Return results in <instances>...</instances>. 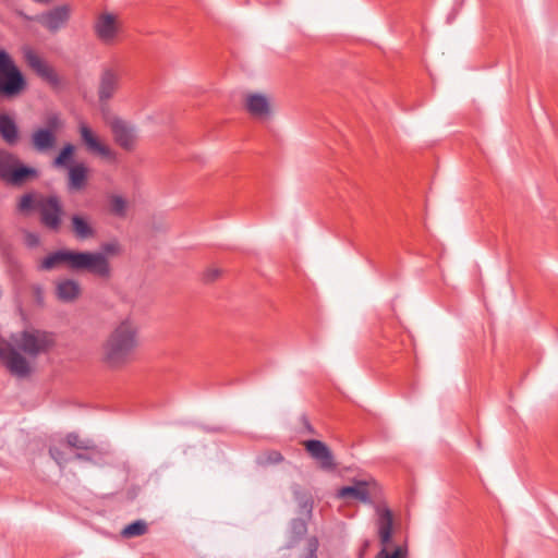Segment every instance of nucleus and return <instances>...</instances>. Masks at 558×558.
<instances>
[{"instance_id": "f8f14e48", "label": "nucleus", "mask_w": 558, "mask_h": 558, "mask_svg": "<svg viewBox=\"0 0 558 558\" xmlns=\"http://www.w3.org/2000/svg\"><path fill=\"white\" fill-rule=\"evenodd\" d=\"M303 445L308 454L318 462L322 470L333 471L336 469L333 454L325 442L310 439L305 440Z\"/></svg>"}, {"instance_id": "58836bf2", "label": "nucleus", "mask_w": 558, "mask_h": 558, "mask_svg": "<svg viewBox=\"0 0 558 558\" xmlns=\"http://www.w3.org/2000/svg\"><path fill=\"white\" fill-rule=\"evenodd\" d=\"M4 161L3 159V154L0 156V167L2 166V162Z\"/></svg>"}, {"instance_id": "2f4dec72", "label": "nucleus", "mask_w": 558, "mask_h": 558, "mask_svg": "<svg viewBox=\"0 0 558 558\" xmlns=\"http://www.w3.org/2000/svg\"><path fill=\"white\" fill-rule=\"evenodd\" d=\"M46 124L45 129L53 130V133L57 134L58 130L62 126V121L58 113H51L47 117Z\"/></svg>"}, {"instance_id": "393cba45", "label": "nucleus", "mask_w": 558, "mask_h": 558, "mask_svg": "<svg viewBox=\"0 0 558 558\" xmlns=\"http://www.w3.org/2000/svg\"><path fill=\"white\" fill-rule=\"evenodd\" d=\"M108 206L111 215L119 218H123L126 216L128 202L121 195L111 194L108 197Z\"/></svg>"}, {"instance_id": "2eb2a0df", "label": "nucleus", "mask_w": 558, "mask_h": 558, "mask_svg": "<svg viewBox=\"0 0 558 558\" xmlns=\"http://www.w3.org/2000/svg\"><path fill=\"white\" fill-rule=\"evenodd\" d=\"M109 126L116 143L123 149L131 150L135 142L134 129L120 118L109 121Z\"/></svg>"}, {"instance_id": "c85d7f7f", "label": "nucleus", "mask_w": 558, "mask_h": 558, "mask_svg": "<svg viewBox=\"0 0 558 558\" xmlns=\"http://www.w3.org/2000/svg\"><path fill=\"white\" fill-rule=\"evenodd\" d=\"M105 453L101 448L100 453L80 450L74 454V459L96 463L97 459L101 458Z\"/></svg>"}, {"instance_id": "1a4fd4ad", "label": "nucleus", "mask_w": 558, "mask_h": 558, "mask_svg": "<svg viewBox=\"0 0 558 558\" xmlns=\"http://www.w3.org/2000/svg\"><path fill=\"white\" fill-rule=\"evenodd\" d=\"M0 361L7 369L16 378L24 379L32 374V366L16 349L11 345H0Z\"/></svg>"}, {"instance_id": "6e6552de", "label": "nucleus", "mask_w": 558, "mask_h": 558, "mask_svg": "<svg viewBox=\"0 0 558 558\" xmlns=\"http://www.w3.org/2000/svg\"><path fill=\"white\" fill-rule=\"evenodd\" d=\"M78 133L85 149L109 161L117 160V154L108 145L100 141L98 135L85 122L78 124Z\"/></svg>"}, {"instance_id": "f704fd0d", "label": "nucleus", "mask_w": 558, "mask_h": 558, "mask_svg": "<svg viewBox=\"0 0 558 558\" xmlns=\"http://www.w3.org/2000/svg\"><path fill=\"white\" fill-rule=\"evenodd\" d=\"M386 557L387 558H405V551L400 547L396 548L392 553H388L386 550Z\"/></svg>"}, {"instance_id": "412c9836", "label": "nucleus", "mask_w": 558, "mask_h": 558, "mask_svg": "<svg viewBox=\"0 0 558 558\" xmlns=\"http://www.w3.org/2000/svg\"><path fill=\"white\" fill-rule=\"evenodd\" d=\"M80 293L81 287L78 282L73 279H63L57 282L56 295L61 302H73L78 298Z\"/></svg>"}, {"instance_id": "f3484780", "label": "nucleus", "mask_w": 558, "mask_h": 558, "mask_svg": "<svg viewBox=\"0 0 558 558\" xmlns=\"http://www.w3.org/2000/svg\"><path fill=\"white\" fill-rule=\"evenodd\" d=\"M88 169L82 163H75L68 169V189L69 191H81L86 186Z\"/></svg>"}, {"instance_id": "5701e85b", "label": "nucleus", "mask_w": 558, "mask_h": 558, "mask_svg": "<svg viewBox=\"0 0 558 558\" xmlns=\"http://www.w3.org/2000/svg\"><path fill=\"white\" fill-rule=\"evenodd\" d=\"M65 441L71 448L100 453V448L92 439H82L76 433H69Z\"/></svg>"}, {"instance_id": "aec40b11", "label": "nucleus", "mask_w": 558, "mask_h": 558, "mask_svg": "<svg viewBox=\"0 0 558 558\" xmlns=\"http://www.w3.org/2000/svg\"><path fill=\"white\" fill-rule=\"evenodd\" d=\"M0 135L5 144L14 146L20 140V130L14 121L8 114H0Z\"/></svg>"}, {"instance_id": "9b49d317", "label": "nucleus", "mask_w": 558, "mask_h": 558, "mask_svg": "<svg viewBox=\"0 0 558 558\" xmlns=\"http://www.w3.org/2000/svg\"><path fill=\"white\" fill-rule=\"evenodd\" d=\"M94 32L101 43L106 45L113 44L120 32L117 16L112 13L99 14L94 24Z\"/></svg>"}, {"instance_id": "9d476101", "label": "nucleus", "mask_w": 558, "mask_h": 558, "mask_svg": "<svg viewBox=\"0 0 558 558\" xmlns=\"http://www.w3.org/2000/svg\"><path fill=\"white\" fill-rule=\"evenodd\" d=\"M376 514L377 534L383 548L375 558H387L386 547L391 544L392 539L393 514L391 510L385 506H377Z\"/></svg>"}, {"instance_id": "ea45409f", "label": "nucleus", "mask_w": 558, "mask_h": 558, "mask_svg": "<svg viewBox=\"0 0 558 558\" xmlns=\"http://www.w3.org/2000/svg\"><path fill=\"white\" fill-rule=\"evenodd\" d=\"M31 236H32V238H34V239H31V242H34V243H36V242H37V239H36V236H34V235H31Z\"/></svg>"}, {"instance_id": "7c9ffc66", "label": "nucleus", "mask_w": 558, "mask_h": 558, "mask_svg": "<svg viewBox=\"0 0 558 558\" xmlns=\"http://www.w3.org/2000/svg\"><path fill=\"white\" fill-rule=\"evenodd\" d=\"M291 530L296 537H302L307 531L306 522L303 519H294L291 522Z\"/></svg>"}, {"instance_id": "4468645a", "label": "nucleus", "mask_w": 558, "mask_h": 558, "mask_svg": "<svg viewBox=\"0 0 558 558\" xmlns=\"http://www.w3.org/2000/svg\"><path fill=\"white\" fill-rule=\"evenodd\" d=\"M71 15V8L68 4H62L53 8L52 10L43 13L38 16V22L44 25L48 31L54 33L62 28L69 21Z\"/></svg>"}, {"instance_id": "4be33fe9", "label": "nucleus", "mask_w": 558, "mask_h": 558, "mask_svg": "<svg viewBox=\"0 0 558 558\" xmlns=\"http://www.w3.org/2000/svg\"><path fill=\"white\" fill-rule=\"evenodd\" d=\"M337 496L342 499H356L365 504H371L369 493L365 482H357L352 486H343L338 490Z\"/></svg>"}, {"instance_id": "4c0bfd02", "label": "nucleus", "mask_w": 558, "mask_h": 558, "mask_svg": "<svg viewBox=\"0 0 558 558\" xmlns=\"http://www.w3.org/2000/svg\"><path fill=\"white\" fill-rule=\"evenodd\" d=\"M37 3H48L50 0H34Z\"/></svg>"}, {"instance_id": "bb28decb", "label": "nucleus", "mask_w": 558, "mask_h": 558, "mask_svg": "<svg viewBox=\"0 0 558 558\" xmlns=\"http://www.w3.org/2000/svg\"><path fill=\"white\" fill-rule=\"evenodd\" d=\"M147 531V524L142 521V520H137V521H134L130 524H128L123 530H122V536L124 537H135V536H141L143 534H145Z\"/></svg>"}, {"instance_id": "423d86ee", "label": "nucleus", "mask_w": 558, "mask_h": 558, "mask_svg": "<svg viewBox=\"0 0 558 558\" xmlns=\"http://www.w3.org/2000/svg\"><path fill=\"white\" fill-rule=\"evenodd\" d=\"M123 72V65L118 60H113L101 68L97 89L101 105H106L114 96L119 89Z\"/></svg>"}, {"instance_id": "b1692460", "label": "nucleus", "mask_w": 558, "mask_h": 558, "mask_svg": "<svg viewBox=\"0 0 558 558\" xmlns=\"http://www.w3.org/2000/svg\"><path fill=\"white\" fill-rule=\"evenodd\" d=\"M75 151V146L71 143H66L52 161L54 168H66L71 167V161Z\"/></svg>"}, {"instance_id": "20e7f679", "label": "nucleus", "mask_w": 558, "mask_h": 558, "mask_svg": "<svg viewBox=\"0 0 558 558\" xmlns=\"http://www.w3.org/2000/svg\"><path fill=\"white\" fill-rule=\"evenodd\" d=\"M14 341L19 350L33 357L48 352L54 344L52 333L34 328L23 330Z\"/></svg>"}, {"instance_id": "7ed1b4c3", "label": "nucleus", "mask_w": 558, "mask_h": 558, "mask_svg": "<svg viewBox=\"0 0 558 558\" xmlns=\"http://www.w3.org/2000/svg\"><path fill=\"white\" fill-rule=\"evenodd\" d=\"M27 88V81L8 51L0 49V97L12 99Z\"/></svg>"}, {"instance_id": "f257e3e1", "label": "nucleus", "mask_w": 558, "mask_h": 558, "mask_svg": "<svg viewBox=\"0 0 558 558\" xmlns=\"http://www.w3.org/2000/svg\"><path fill=\"white\" fill-rule=\"evenodd\" d=\"M60 265H65L72 271H87L100 279L111 276V266L104 253L58 250L41 260L40 268L51 270Z\"/></svg>"}, {"instance_id": "dca6fc26", "label": "nucleus", "mask_w": 558, "mask_h": 558, "mask_svg": "<svg viewBox=\"0 0 558 558\" xmlns=\"http://www.w3.org/2000/svg\"><path fill=\"white\" fill-rule=\"evenodd\" d=\"M31 143L37 153H47L54 148L57 144V134L50 129H36L31 135Z\"/></svg>"}, {"instance_id": "473e14b6", "label": "nucleus", "mask_w": 558, "mask_h": 558, "mask_svg": "<svg viewBox=\"0 0 558 558\" xmlns=\"http://www.w3.org/2000/svg\"><path fill=\"white\" fill-rule=\"evenodd\" d=\"M119 252H120V246L117 242H108V243H104L101 245L100 253H104L106 257H107V255H114V254H118Z\"/></svg>"}, {"instance_id": "72a5a7b5", "label": "nucleus", "mask_w": 558, "mask_h": 558, "mask_svg": "<svg viewBox=\"0 0 558 558\" xmlns=\"http://www.w3.org/2000/svg\"><path fill=\"white\" fill-rule=\"evenodd\" d=\"M50 456L53 458V460L59 464L62 465L68 460L62 456L61 451L57 448H50L49 450Z\"/></svg>"}, {"instance_id": "a211bd4d", "label": "nucleus", "mask_w": 558, "mask_h": 558, "mask_svg": "<svg viewBox=\"0 0 558 558\" xmlns=\"http://www.w3.org/2000/svg\"><path fill=\"white\" fill-rule=\"evenodd\" d=\"M246 110L256 119H264L269 116L270 106L268 99L260 94H252L246 97Z\"/></svg>"}, {"instance_id": "0eeeda50", "label": "nucleus", "mask_w": 558, "mask_h": 558, "mask_svg": "<svg viewBox=\"0 0 558 558\" xmlns=\"http://www.w3.org/2000/svg\"><path fill=\"white\" fill-rule=\"evenodd\" d=\"M2 166L0 167V178L12 185L19 186L27 180L38 177L37 169L23 165L11 153H3Z\"/></svg>"}, {"instance_id": "c756f323", "label": "nucleus", "mask_w": 558, "mask_h": 558, "mask_svg": "<svg viewBox=\"0 0 558 558\" xmlns=\"http://www.w3.org/2000/svg\"><path fill=\"white\" fill-rule=\"evenodd\" d=\"M35 205L36 201L34 199V195L32 193H26L20 198L19 210L29 211L34 208L36 209Z\"/></svg>"}, {"instance_id": "39448f33", "label": "nucleus", "mask_w": 558, "mask_h": 558, "mask_svg": "<svg viewBox=\"0 0 558 558\" xmlns=\"http://www.w3.org/2000/svg\"><path fill=\"white\" fill-rule=\"evenodd\" d=\"M35 207L39 214L40 223L49 231L59 232L64 214L59 196H40L36 199Z\"/></svg>"}, {"instance_id": "cd10ccee", "label": "nucleus", "mask_w": 558, "mask_h": 558, "mask_svg": "<svg viewBox=\"0 0 558 558\" xmlns=\"http://www.w3.org/2000/svg\"><path fill=\"white\" fill-rule=\"evenodd\" d=\"M319 542L316 536H311L306 539L305 551L299 558H318L317 550Z\"/></svg>"}, {"instance_id": "ddd939ff", "label": "nucleus", "mask_w": 558, "mask_h": 558, "mask_svg": "<svg viewBox=\"0 0 558 558\" xmlns=\"http://www.w3.org/2000/svg\"><path fill=\"white\" fill-rule=\"evenodd\" d=\"M24 57L27 64L50 86L59 87L61 85V78L56 70L46 61H44L38 54L32 50H27L25 51Z\"/></svg>"}, {"instance_id": "a878e982", "label": "nucleus", "mask_w": 558, "mask_h": 558, "mask_svg": "<svg viewBox=\"0 0 558 558\" xmlns=\"http://www.w3.org/2000/svg\"><path fill=\"white\" fill-rule=\"evenodd\" d=\"M283 461V456L277 450H269L256 458V463L260 466L278 464Z\"/></svg>"}, {"instance_id": "c9c22d12", "label": "nucleus", "mask_w": 558, "mask_h": 558, "mask_svg": "<svg viewBox=\"0 0 558 558\" xmlns=\"http://www.w3.org/2000/svg\"><path fill=\"white\" fill-rule=\"evenodd\" d=\"M220 275V270L219 269H208L206 272H205V280L206 281H214L215 279H217Z\"/></svg>"}, {"instance_id": "a19ab883", "label": "nucleus", "mask_w": 558, "mask_h": 558, "mask_svg": "<svg viewBox=\"0 0 558 558\" xmlns=\"http://www.w3.org/2000/svg\"><path fill=\"white\" fill-rule=\"evenodd\" d=\"M31 236H32V238H34V239H31V242H34V243H36V242H37V239H36V236H34V235H31Z\"/></svg>"}, {"instance_id": "6ab92c4d", "label": "nucleus", "mask_w": 558, "mask_h": 558, "mask_svg": "<svg viewBox=\"0 0 558 558\" xmlns=\"http://www.w3.org/2000/svg\"><path fill=\"white\" fill-rule=\"evenodd\" d=\"M71 230L77 240L85 241L96 235V230L84 215L75 214L71 218Z\"/></svg>"}, {"instance_id": "e433bc0d", "label": "nucleus", "mask_w": 558, "mask_h": 558, "mask_svg": "<svg viewBox=\"0 0 558 558\" xmlns=\"http://www.w3.org/2000/svg\"><path fill=\"white\" fill-rule=\"evenodd\" d=\"M301 507L308 513H312L313 502L308 499L301 502Z\"/></svg>"}, {"instance_id": "f03ea898", "label": "nucleus", "mask_w": 558, "mask_h": 558, "mask_svg": "<svg viewBox=\"0 0 558 558\" xmlns=\"http://www.w3.org/2000/svg\"><path fill=\"white\" fill-rule=\"evenodd\" d=\"M140 344L138 326L130 317L122 319L102 344V359L110 367H121L132 360Z\"/></svg>"}]
</instances>
